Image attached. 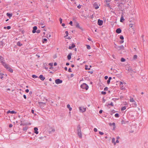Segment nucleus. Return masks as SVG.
I'll return each instance as SVG.
<instances>
[{"label":"nucleus","mask_w":148,"mask_h":148,"mask_svg":"<svg viewBox=\"0 0 148 148\" xmlns=\"http://www.w3.org/2000/svg\"><path fill=\"white\" fill-rule=\"evenodd\" d=\"M6 15L7 16H8L10 18L12 16V14L7 13L6 14Z\"/></svg>","instance_id":"f3484780"},{"label":"nucleus","mask_w":148,"mask_h":148,"mask_svg":"<svg viewBox=\"0 0 148 148\" xmlns=\"http://www.w3.org/2000/svg\"><path fill=\"white\" fill-rule=\"evenodd\" d=\"M39 23L40 25H43L45 23L43 21H40L39 22Z\"/></svg>","instance_id":"c85d7f7f"},{"label":"nucleus","mask_w":148,"mask_h":148,"mask_svg":"<svg viewBox=\"0 0 148 148\" xmlns=\"http://www.w3.org/2000/svg\"><path fill=\"white\" fill-rule=\"evenodd\" d=\"M120 39H121L122 40H123V39H124V37L123 36H120Z\"/></svg>","instance_id":"ea45409f"},{"label":"nucleus","mask_w":148,"mask_h":148,"mask_svg":"<svg viewBox=\"0 0 148 148\" xmlns=\"http://www.w3.org/2000/svg\"><path fill=\"white\" fill-rule=\"evenodd\" d=\"M99 133L101 135H103L104 134L103 132H99Z\"/></svg>","instance_id":"a18cd8bd"},{"label":"nucleus","mask_w":148,"mask_h":148,"mask_svg":"<svg viewBox=\"0 0 148 148\" xmlns=\"http://www.w3.org/2000/svg\"><path fill=\"white\" fill-rule=\"evenodd\" d=\"M115 111L114 110L111 111V113H110L111 115H112V114L114 113H115Z\"/></svg>","instance_id":"cd10ccee"},{"label":"nucleus","mask_w":148,"mask_h":148,"mask_svg":"<svg viewBox=\"0 0 148 148\" xmlns=\"http://www.w3.org/2000/svg\"><path fill=\"white\" fill-rule=\"evenodd\" d=\"M73 22L72 21H70L69 24L71 25V26H72Z\"/></svg>","instance_id":"5fc2aeb1"},{"label":"nucleus","mask_w":148,"mask_h":148,"mask_svg":"<svg viewBox=\"0 0 148 148\" xmlns=\"http://www.w3.org/2000/svg\"><path fill=\"white\" fill-rule=\"evenodd\" d=\"M125 20V19L123 18V15H122L120 21L121 22H123V21Z\"/></svg>","instance_id":"aec40b11"},{"label":"nucleus","mask_w":148,"mask_h":148,"mask_svg":"<svg viewBox=\"0 0 148 148\" xmlns=\"http://www.w3.org/2000/svg\"><path fill=\"white\" fill-rule=\"evenodd\" d=\"M37 27L36 26H35L33 27V30L32 32L33 33H35L36 32V30L37 29Z\"/></svg>","instance_id":"1a4fd4ad"},{"label":"nucleus","mask_w":148,"mask_h":148,"mask_svg":"<svg viewBox=\"0 0 148 148\" xmlns=\"http://www.w3.org/2000/svg\"><path fill=\"white\" fill-rule=\"evenodd\" d=\"M39 78L42 81H43L45 79V78L44 77H43V76L41 75H40L39 76Z\"/></svg>","instance_id":"4468645a"},{"label":"nucleus","mask_w":148,"mask_h":148,"mask_svg":"<svg viewBox=\"0 0 148 148\" xmlns=\"http://www.w3.org/2000/svg\"><path fill=\"white\" fill-rule=\"evenodd\" d=\"M79 110L80 112H83L86 110V108L83 107H79Z\"/></svg>","instance_id":"39448f33"},{"label":"nucleus","mask_w":148,"mask_h":148,"mask_svg":"<svg viewBox=\"0 0 148 148\" xmlns=\"http://www.w3.org/2000/svg\"><path fill=\"white\" fill-rule=\"evenodd\" d=\"M47 40L46 38H44V39H43V40L42 42L44 43L45 42H46L47 41Z\"/></svg>","instance_id":"58836bf2"},{"label":"nucleus","mask_w":148,"mask_h":148,"mask_svg":"<svg viewBox=\"0 0 148 148\" xmlns=\"http://www.w3.org/2000/svg\"><path fill=\"white\" fill-rule=\"evenodd\" d=\"M55 83L57 84L61 83L62 82V81L59 79H58L55 80Z\"/></svg>","instance_id":"423d86ee"},{"label":"nucleus","mask_w":148,"mask_h":148,"mask_svg":"<svg viewBox=\"0 0 148 148\" xmlns=\"http://www.w3.org/2000/svg\"><path fill=\"white\" fill-rule=\"evenodd\" d=\"M112 125L113 126V130H114L116 128L115 123H112Z\"/></svg>","instance_id":"b1692460"},{"label":"nucleus","mask_w":148,"mask_h":148,"mask_svg":"<svg viewBox=\"0 0 148 148\" xmlns=\"http://www.w3.org/2000/svg\"><path fill=\"white\" fill-rule=\"evenodd\" d=\"M47 37L48 38H50L51 37V35L50 34H48L47 35Z\"/></svg>","instance_id":"a19ab883"},{"label":"nucleus","mask_w":148,"mask_h":148,"mask_svg":"<svg viewBox=\"0 0 148 148\" xmlns=\"http://www.w3.org/2000/svg\"><path fill=\"white\" fill-rule=\"evenodd\" d=\"M123 84H125V83H123L122 82H120V87L121 90H124L125 89V88L123 87Z\"/></svg>","instance_id":"0eeeda50"},{"label":"nucleus","mask_w":148,"mask_h":148,"mask_svg":"<svg viewBox=\"0 0 148 148\" xmlns=\"http://www.w3.org/2000/svg\"><path fill=\"white\" fill-rule=\"evenodd\" d=\"M110 105L112 106H113L114 105L112 103V102H111L110 103L108 104L107 105V106L108 107H109V106Z\"/></svg>","instance_id":"a878e982"},{"label":"nucleus","mask_w":148,"mask_h":148,"mask_svg":"<svg viewBox=\"0 0 148 148\" xmlns=\"http://www.w3.org/2000/svg\"><path fill=\"white\" fill-rule=\"evenodd\" d=\"M88 66L87 65H86L85 66V69L86 70H87V69H88V70H90V68H88Z\"/></svg>","instance_id":"c756f323"},{"label":"nucleus","mask_w":148,"mask_h":148,"mask_svg":"<svg viewBox=\"0 0 148 148\" xmlns=\"http://www.w3.org/2000/svg\"><path fill=\"white\" fill-rule=\"evenodd\" d=\"M2 65L8 71L11 73L13 72V70L10 68V66L9 64H7L5 62H3Z\"/></svg>","instance_id":"f257e3e1"},{"label":"nucleus","mask_w":148,"mask_h":148,"mask_svg":"<svg viewBox=\"0 0 148 148\" xmlns=\"http://www.w3.org/2000/svg\"><path fill=\"white\" fill-rule=\"evenodd\" d=\"M81 87L84 89L87 90L88 88V86L85 83H83L81 85Z\"/></svg>","instance_id":"7ed1b4c3"},{"label":"nucleus","mask_w":148,"mask_h":148,"mask_svg":"<svg viewBox=\"0 0 148 148\" xmlns=\"http://www.w3.org/2000/svg\"><path fill=\"white\" fill-rule=\"evenodd\" d=\"M27 129V127H25L23 128V130L24 131H26Z\"/></svg>","instance_id":"4c0bfd02"},{"label":"nucleus","mask_w":148,"mask_h":148,"mask_svg":"<svg viewBox=\"0 0 148 148\" xmlns=\"http://www.w3.org/2000/svg\"><path fill=\"white\" fill-rule=\"evenodd\" d=\"M97 128H94V131L95 132H97Z\"/></svg>","instance_id":"3c124183"},{"label":"nucleus","mask_w":148,"mask_h":148,"mask_svg":"<svg viewBox=\"0 0 148 148\" xmlns=\"http://www.w3.org/2000/svg\"><path fill=\"white\" fill-rule=\"evenodd\" d=\"M49 64L50 66H53V63H50Z\"/></svg>","instance_id":"680f3d73"},{"label":"nucleus","mask_w":148,"mask_h":148,"mask_svg":"<svg viewBox=\"0 0 148 148\" xmlns=\"http://www.w3.org/2000/svg\"><path fill=\"white\" fill-rule=\"evenodd\" d=\"M76 27H77V28H79V29H80L82 30L83 31V28H82V27H80V26L79 25V24L78 23H76Z\"/></svg>","instance_id":"9d476101"},{"label":"nucleus","mask_w":148,"mask_h":148,"mask_svg":"<svg viewBox=\"0 0 148 148\" xmlns=\"http://www.w3.org/2000/svg\"><path fill=\"white\" fill-rule=\"evenodd\" d=\"M130 102H135V101L134 100L133 98L131 97L130 99Z\"/></svg>","instance_id":"5701e85b"},{"label":"nucleus","mask_w":148,"mask_h":148,"mask_svg":"<svg viewBox=\"0 0 148 148\" xmlns=\"http://www.w3.org/2000/svg\"><path fill=\"white\" fill-rule=\"evenodd\" d=\"M108 89V88L107 87H106L104 88V90H107Z\"/></svg>","instance_id":"6e6d98bb"},{"label":"nucleus","mask_w":148,"mask_h":148,"mask_svg":"<svg viewBox=\"0 0 148 148\" xmlns=\"http://www.w3.org/2000/svg\"><path fill=\"white\" fill-rule=\"evenodd\" d=\"M103 22L102 20L99 19L97 23L99 25L101 26L102 25Z\"/></svg>","instance_id":"6e6552de"},{"label":"nucleus","mask_w":148,"mask_h":148,"mask_svg":"<svg viewBox=\"0 0 148 148\" xmlns=\"http://www.w3.org/2000/svg\"><path fill=\"white\" fill-rule=\"evenodd\" d=\"M121 60L122 62H124L125 61V60L124 58H122L121 59Z\"/></svg>","instance_id":"473e14b6"},{"label":"nucleus","mask_w":148,"mask_h":148,"mask_svg":"<svg viewBox=\"0 0 148 148\" xmlns=\"http://www.w3.org/2000/svg\"><path fill=\"white\" fill-rule=\"evenodd\" d=\"M102 112H103V111H102V110H100L99 111V113L100 114H101V113H102Z\"/></svg>","instance_id":"e2e57ef3"},{"label":"nucleus","mask_w":148,"mask_h":148,"mask_svg":"<svg viewBox=\"0 0 148 148\" xmlns=\"http://www.w3.org/2000/svg\"><path fill=\"white\" fill-rule=\"evenodd\" d=\"M10 113L11 114H14V113H16V112H15L14 111H10V110H8L7 112V113Z\"/></svg>","instance_id":"a211bd4d"},{"label":"nucleus","mask_w":148,"mask_h":148,"mask_svg":"<svg viewBox=\"0 0 148 148\" xmlns=\"http://www.w3.org/2000/svg\"><path fill=\"white\" fill-rule=\"evenodd\" d=\"M12 127V124H10L9 125V127Z\"/></svg>","instance_id":"4d7b16f0"},{"label":"nucleus","mask_w":148,"mask_h":148,"mask_svg":"<svg viewBox=\"0 0 148 148\" xmlns=\"http://www.w3.org/2000/svg\"><path fill=\"white\" fill-rule=\"evenodd\" d=\"M77 7L78 9H80L81 8V5H79L78 6H77Z\"/></svg>","instance_id":"de8ad7c7"},{"label":"nucleus","mask_w":148,"mask_h":148,"mask_svg":"<svg viewBox=\"0 0 148 148\" xmlns=\"http://www.w3.org/2000/svg\"><path fill=\"white\" fill-rule=\"evenodd\" d=\"M23 97H24V99H26V96L25 95H23Z\"/></svg>","instance_id":"0e129e2a"},{"label":"nucleus","mask_w":148,"mask_h":148,"mask_svg":"<svg viewBox=\"0 0 148 148\" xmlns=\"http://www.w3.org/2000/svg\"><path fill=\"white\" fill-rule=\"evenodd\" d=\"M108 78V76H106L104 78L105 79H107Z\"/></svg>","instance_id":"bf43d9fd"},{"label":"nucleus","mask_w":148,"mask_h":148,"mask_svg":"<svg viewBox=\"0 0 148 148\" xmlns=\"http://www.w3.org/2000/svg\"><path fill=\"white\" fill-rule=\"evenodd\" d=\"M103 102H105L106 101V100L104 99V98H103Z\"/></svg>","instance_id":"69168bd1"},{"label":"nucleus","mask_w":148,"mask_h":148,"mask_svg":"<svg viewBox=\"0 0 148 148\" xmlns=\"http://www.w3.org/2000/svg\"><path fill=\"white\" fill-rule=\"evenodd\" d=\"M126 109V106H124L121 109V111H123L124 110H125Z\"/></svg>","instance_id":"7c9ffc66"},{"label":"nucleus","mask_w":148,"mask_h":148,"mask_svg":"<svg viewBox=\"0 0 148 148\" xmlns=\"http://www.w3.org/2000/svg\"><path fill=\"white\" fill-rule=\"evenodd\" d=\"M25 92H27V93H28L29 92V90L28 89H27L25 90Z\"/></svg>","instance_id":"052dcab7"},{"label":"nucleus","mask_w":148,"mask_h":148,"mask_svg":"<svg viewBox=\"0 0 148 148\" xmlns=\"http://www.w3.org/2000/svg\"><path fill=\"white\" fill-rule=\"evenodd\" d=\"M101 93L102 95H105L106 94V92L104 91H102Z\"/></svg>","instance_id":"79ce46f5"},{"label":"nucleus","mask_w":148,"mask_h":148,"mask_svg":"<svg viewBox=\"0 0 148 148\" xmlns=\"http://www.w3.org/2000/svg\"><path fill=\"white\" fill-rule=\"evenodd\" d=\"M77 135L80 138H82V134L81 130V128L80 125H78L77 129Z\"/></svg>","instance_id":"f03ea898"},{"label":"nucleus","mask_w":148,"mask_h":148,"mask_svg":"<svg viewBox=\"0 0 148 148\" xmlns=\"http://www.w3.org/2000/svg\"><path fill=\"white\" fill-rule=\"evenodd\" d=\"M31 112L33 114H34V110H32Z\"/></svg>","instance_id":"338daca9"},{"label":"nucleus","mask_w":148,"mask_h":148,"mask_svg":"<svg viewBox=\"0 0 148 148\" xmlns=\"http://www.w3.org/2000/svg\"><path fill=\"white\" fill-rule=\"evenodd\" d=\"M72 55V53H69L68 56H67V58L69 60H70L71 58V56Z\"/></svg>","instance_id":"dca6fc26"},{"label":"nucleus","mask_w":148,"mask_h":148,"mask_svg":"<svg viewBox=\"0 0 148 148\" xmlns=\"http://www.w3.org/2000/svg\"><path fill=\"white\" fill-rule=\"evenodd\" d=\"M32 77L33 78H37L38 77L35 75H32Z\"/></svg>","instance_id":"f704fd0d"},{"label":"nucleus","mask_w":148,"mask_h":148,"mask_svg":"<svg viewBox=\"0 0 148 148\" xmlns=\"http://www.w3.org/2000/svg\"><path fill=\"white\" fill-rule=\"evenodd\" d=\"M7 28L8 29H9L11 28V27L10 26H8L7 27Z\"/></svg>","instance_id":"8fccbe9b"},{"label":"nucleus","mask_w":148,"mask_h":148,"mask_svg":"<svg viewBox=\"0 0 148 148\" xmlns=\"http://www.w3.org/2000/svg\"><path fill=\"white\" fill-rule=\"evenodd\" d=\"M3 58L1 56H0V62L2 64H3V62H4L3 61Z\"/></svg>","instance_id":"412c9836"},{"label":"nucleus","mask_w":148,"mask_h":148,"mask_svg":"<svg viewBox=\"0 0 148 148\" xmlns=\"http://www.w3.org/2000/svg\"><path fill=\"white\" fill-rule=\"evenodd\" d=\"M67 108H68L70 107V106L69 104H68L67 106Z\"/></svg>","instance_id":"13d9d810"},{"label":"nucleus","mask_w":148,"mask_h":148,"mask_svg":"<svg viewBox=\"0 0 148 148\" xmlns=\"http://www.w3.org/2000/svg\"><path fill=\"white\" fill-rule=\"evenodd\" d=\"M121 32V30L120 28H119L117 29L116 30V32L118 34L120 33Z\"/></svg>","instance_id":"2eb2a0df"},{"label":"nucleus","mask_w":148,"mask_h":148,"mask_svg":"<svg viewBox=\"0 0 148 148\" xmlns=\"http://www.w3.org/2000/svg\"><path fill=\"white\" fill-rule=\"evenodd\" d=\"M123 42H124V41L123 40H121L120 41V42L121 43H123Z\"/></svg>","instance_id":"774afa93"},{"label":"nucleus","mask_w":148,"mask_h":148,"mask_svg":"<svg viewBox=\"0 0 148 148\" xmlns=\"http://www.w3.org/2000/svg\"><path fill=\"white\" fill-rule=\"evenodd\" d=\"M55 131V130L54 129H53L51 131L49 132H54Z\"/></svg>","instance_id":"09e8293b"},{"label":"nucleus","mask_w":148,"mask_h":148,"mask_svg":"<svg viewBox=\"0 0 148 148\" xmlns=\"http://www.w3.org/2000/svg\"><path fill=\"white\" fill-rule=\"evenodd\" d=\"M114 47L115 48L119 50L121 49L124 50V47L122 45L120 46H114Z\"/></svg>","instance_id":"20e7f679"},{"label":"nucleus","mask_w":148,"mask_h":148,"mask_svg":"<svg viewBox=\"0 0 148 148\" xmlns=\"http://www.w3.org/2000/svg\"><path fill=\"white\" fill-rule=\"evenodd\" d=\"M132 29L133 30V33L134 34L135 32V28H132Z\"/></svg>","instance_id":"603ef678"},{"label":"nucleus","mask_w":148,"mask_h":148,"mask_svg":"<svg viewBox=\"0 0 148 148\" xmlns=\"http://www.w3.org/2000/svg\"><path fill=\"white\" fill-rule=\"evenodd\" d=\"M115 138H113L112 139V142L114 143V145H116V143L115 142Z\"/></svg>","instance_id":"4be33fe9"},{"label":"nucleus","mask_w":148,"mask_h":148,"mask_svg":"<svg viewBox=\"0 0 148 148\" xmlns=\"http://www.w3.org/2000/svg\"><path fill=\"white\" fill-rule=\"evenodd\" d=\"M94 7L95 9H97L99 8V6L97 4L95 3L94 4Z\"/></svg>","instance_id":"6ab92c4d"},{"label":"nucleus","mask_w":148,"mask_h":148,"mask_svg":"<svg viewBox=\"0 0 148 148\" xmlns=\"http://www.w3.org/2000/svg\"><path fill=\"white\" fill-rule=\"evenodd\" d=\"M68 71L69 72H71L72 71H71V69L69 68L68 69Z\"/></svg>","instance_id":"864d4df0"},{"label":"nucleus","mask_w":148,"mask_h":148,"mask_svg":"<svg viewBox=\"0 0 148 148\" xmlns=\"http://www.w3.org/2000/svg\"><path fill=\"white\" fill-rule=\"evenodd\" d=\"M86 46H87V48L88 49H90L91 47L90 45H86Z\"/></svg>","instance_id":"c9c22d12"},{"label":"nucleus","mask_w":148,"mask_h":148,"mask_svg":"<svg viewBox=\"0 0 148 148\" xmlns=\"http://www.w3.org/2000/svg\"><path fill=\"white\" fill-rule=\"evenodd\" d=\"M137 56L136 55H134L133 57V59L134 60L136 59L137 58Z\"/></svg>","instance_id":"e433bc0d"},{"label":"nucleus","mask_w":148,"mask_h":148,"mask_svg":"<svg viewBox=\"0 0 148 148\" xmlns=\"http://www.w3.org/2000/svg\"><path fill=\"white\" fill-rule=\"evenodd\" d=\"M134 102V103L132 104V105L133 107H136L137 105L135 101V102Z\"/></svg>","instance_id":"bb28decb"},{"label":"nucleus","mask_w":148,"mask_h":148,"mask_svg":"<svg viewBox=\"0 0 148 148\" xmlns=\"http://www.w3.org/2000/svg\"><path fill=\"white\" fill-rule=\"evenodd\" d=\"M34 132L36 134H38V128L37 127H35L34 128Z\"/></svg>","instance_id":"f8f14e48"},{"label":"nucleus","mask_w":148,"mask_h":148,"mask_svg":"<svg viewBox=\"0 0 148 148\" xmlns=\"http://www.w3.org/2000/svg\"><path fill=\"white\" fill-rule=\"evenodd\" d=\"M135 23H134L133 24H129V26L131 27V28H132L133 27V25H135Z\"/></svg>","instance_id":"393cba45"},{"label":"nucleus","mask_w":148,"mask_h":148,"mask_svg":"<svg viewBox=\"0 0 148 148\" xmlns=\"http://www.w3.org/2000/svg\"><path fill=\"white\" fill-rule=\"evenodd\" d=\"M110 80L108 79L107 81V83L108 84H109L110 82Z\"/></svg>","instance_id":"c03bdc74"},{"label":"nucleus","mask_w":148,"mask_h":148,"mask_svg":"<svg viewBox=\"0 0 148 148\" xmlns=\"http://www.w3.org/2000/svg\"><path fill=\"white\" fill-rule=\"evenodd\" d=\"M128 71H129V72L131 73H132L133 72L134 73H136V71H134L131 68H129Z\"/></svg>","instance_id":"9b49d317"},{"label":"nucleus","mask_w":148,"mask_h":148,"mask_svg":"<svg viewBox=\"0 0 148 148\" xmlns=\"http://www.w3.org/2000/svg\"><path fill=\"white\" fill-rule=\"evenodd\" d=\"M60 24L62 23V19L61 18H60Z\"/></svg>","instance_id":"49530a36"},{"label":"nucleus","mask_w":148,"mask_h":148,"mask_svg":"<svg viewBox=\"0 0 148 148\" xmlns=\"http://www.w3.org/2000/svg\"><path fill=\"white\" fill-rule=\"evenodd\" d=\"M114 116L116 117L117 118L119 117V114L118 113H116V114H115Z\"/></svg>","instance_id":"2f4dec72"},{"label":"nucleus","mask_w":148,"mask_h":148,"mask_svg":"<svg viewBox=\"0 0 148 148\" xmlns=\"http://www.w3.org/2000/svg\"><path fill=\"white\" fill-rule=\"evenodd\" d=\"M40 32V30H38L37 31H36V32L37 33H39Z\"/></svg>","instance_id":"37998d69"},{"label":"nucleus","mask_w":148,"mask_h":148,"mask_svg":"<svg viewBox=\"0 0 148 148\" xmlns=\"http://www.w3.org/2000/svg\"><path fill=\"white\" fill-rule=\"evenodd\" d=\"M65 33L66 34V36H64L65 37H66L67 36L69 35V33H68V31H66L65 32Z\"/></svg>","instance_id":"72a5a7b5"},{"label":"nucleus","mask_w":148,"mask_h":148,"mask_svg":"<svg viewBox=\"0 0 148 148\" xmlns=\"http://www.w3.org/2000/svg\"><path fill=\"white\" fill-rule=\"evenodd\" d=\"M75 46L74 43H72L71 44V46H69V49H71L72 48H73Z\"/></svg>","instance_id":"ddd939ff"}]
</instances>
